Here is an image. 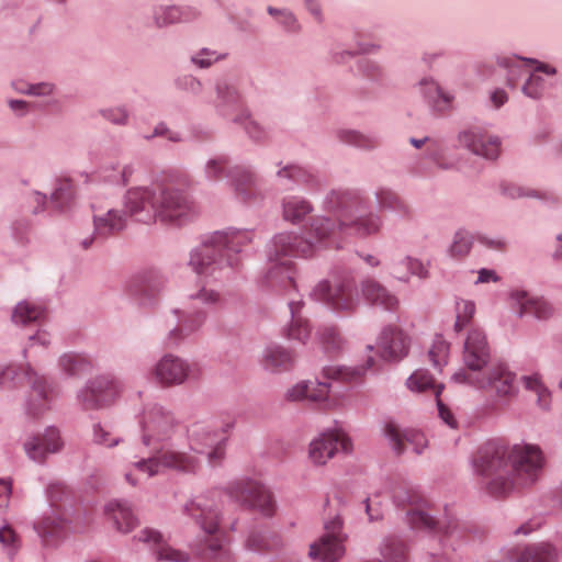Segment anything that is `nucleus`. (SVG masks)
Instances as JSON below:
<instances>
[{
    "label": "nucleus",
    "instance_id": "f257e3e1",
    "mask_svg": "<svg viewBox=\"0 0 562 562\" xmlns=\"http://www.w3.org/2000/svg\"><path fill=\"white\" fill-rule=\"evenodd\" d=\"M474 463L477 472L485 477L487 492L499 497L515 488L533 484L539 479L544 459L541 450L531 445L514 446L507 452L484 447Z\"/></svg>",
    "mask_w": 562,
    "mask_h": 562
},
{
    "label": "nucleus",
    "instance_id": "f03ea898",
    "mask_svg": "<svg viewBox=\"0 0 562 562\" xmlns=\"http://www.w3.org/2000/svg\"><path fill=\"white\" fill-rule=\"evenodd\" d=\"M124 205L131 216L145 224L156 221L180 223L192 212V205L186 195L178 190L161 186L130 189L126 192Z\"/></svg>",
    "mask_w": 562,
    "mask_h": 562
},
{
    "label": "nucleus",
    "instance_id": "7ed1b4c3",
    "mask_svg": "<svg viewBox=\"0 0 562 562\" xmlns=\"http://www.w3.org/2000/svg\"><path fill=\"white\" fill-rule=\"evenodd\" d=\"M360 199L351 192H333L328 198L331 210L341 212L339 225L329 218H316L312 224V232L318 241L328 239V245L340 247L337 238L342 234H355L361 237L376 233L381 222L378 216L359 215Z\"/></svg>",
    "mask_w": 562,
    "mask_h": 562
},
{
    "label": "nucleus",
    "instance_id": "20e7f679",
    "mask_svg": "<svg viewBox=\"0 0 562 562\" xmlns=\"http://www.w3.org/2000/svg\"><path fill=\"white\" fill-rule=\"evenodd\" d=\"M251 240L249 231L216 232L193 250L189 265L199 276H213L221 267L224 250L238 252Z\"/></svg>",
    "mask_w": 562,
    "mask_h": 562
},
{
    "label": "nucleus",
    "instance_id": "39448f33",
    "mask_svg": "<svg viewBox=\"0 0 562 562\" xmlns=\"http://www.w3.org/2000/svg\"><path fill=\"white\" fill-rule=\"evenodd\" d=\"M393 497L398 506H413L407 513V520L412 528L436 530L442 533L446 539L450 537H461L462 530L456 518L436 520L428 514L423 506L424 497L417 488L412 486L397 487L394 491Z\"/></svg>",
    "mask_w": 562,
    "mask_h": 562
},
{
    "label": "nucleus",
    "instance_id": "423d86ee",
    "mask_svg": "<svg viewBox=\"0 0 562 562\" xmlns=\"http://www.w3.org/2000/svg\"><path fill=\"white\" fill-rule=\"evenodd\" d=\"M186 513L196 520L205 533L210 536L203 552L205 559L228 562L229 553L224 547L220 529V512L209 498L199 496L186 505Z\"/></svg>",
    "mask_w": 562,
    "mask_h": 562
},
{
    "label": "nucleus",
    "instance_id": "0eeeda50",
    "mask_svg": "<svg viewBox=\"0 0 562 562\" xmlns=\"http://www.w3.org/2000/svg\"><path fill=\"white\" fill-rule=\"evenodd\" d=\"M341 504L339 492L334 491L327 494L325 499V509H328V516L331 514V507L337 508ZM346 536L342 532V520L338 514L326 518L324 522V533L317 541L311 544L310 557L322 562H336L345 553L344 542Z\"/></svg>",
    "mask_w": 562,
    "mask_h": 562
},
{
    "label": "nucleus",
    "instance_id": "6e6552de",
    "mask_svg": "<svg viewBox=\"0 0 562 562\" xmlns=\"http://www.w3.org/2000/svg\"><path fill=\"white\" fill-rule=\"evenodd\" d=\"M314 244L311 240L302 239L292 233L278 234L272 239L269 252L272 267L269 271V278H278L281 271L285 272V279L289 283L293 282L291 273V257H307L313 254Z\"/></svg>",
    "mask_w": 562,
    "mask_h": 562
},
{
    "label": "nucleus",
    "instance_id": "1a4fd4ad",
    "mask_svg": "<svg viewBox=\"0 0 562 562\" xmlns=\"http://www.w3.org/2000/svg\"><path fill=\"white\" fill-rule=\"evenodd\" d=\"M226 492L241 506L256 509L266 516H271L274 513L276 505L271 493L258 481L236 480L227 486Z\"/></svg>",
    "mask_w": 562,
    "mask_h": 562
},
{
    "label": "nucleus",
    "instance_id": "9d476101",
    "mask_svg": "<svg viewBox=\"0 0 562 562\" xmlns=\"http://www.w3.org/2000/svg\"><path fill=\"white\" fill-rule=\"evenodd\" d=\"M459 382H470L480 389L494 393L497 397L508 400L516 394L515 374L504 364H497L488 369L487 375L476 378L473 373H456Z\"/></svg>",
    "mask_w": 562,
    "mask_h": 562
},
{
    "label": "nucleus",
    "instance_id": "9b49d317",
    "mask_svg": "<svg viewBox=\"0 0 562 562\" xmlns=\"http://www.w3.org/2000/svg\"><path fill=\"white\" fill-rule=\"evenodd\" d=\"M311 295L340 313H351L358 304L351 284L346 281L330 283L323 280L316 284Z\"/></svg>",
    "mask_w": 562,
    "mask_h": 562
},
{
    "label": "nucleus",
    "instance_id": "f8f14e48",
    "mask_svg": "<svg viewBox=\"0 0 562 562\" xmlns=\"http://www.w3.org/2000/svg\"><path fill=\"white\" fill-rule=\"evenodd\" d=\"M143 441L145 445L169 439L175 430L173 416L162 407L154 405L147 407L140 420Z\"/></svg>",
    "mask_w": 562,
    "mask_h": 562
},
{
    "label": "nucleus",
    "instance_id": "ddd939ff",
    "mask_svg": "<svg viewBox=\"0 0 562 562\" xmlns=\"http://www.w3.org/2000/svg\"><path fill=\"white\" fill-rule=\"evenodd\" d=\"M339 450L349 452L351 450L350 439L341 431L327 432L310 443L308 457L314 464L323 465Z\"/></svg>",
    "mask_w": 562,
    "mask_h": 562
},
{
    "label": "nucleus",
    "instance_id": "4468645a",
    "mask_svg": "<svg viewBox=\"0 0 562 562\" xmlns=\"http://www.w3.org/2000/svg\"><path fill=\"white\" fill-rule=\"evenodd\" d=\"M119 393L116 383L105 376L92 381L79 394L82 405L87 409H93L110 404Z\"/></svg>",
    "mask_w": 562,
    "mask_h": 562
},
{
    "label": "nucleus",
    "instance_id": "2eb2a0df",
    "mask_svg": "<svg viewBox=\"0 0 562 562\" xmlns=\"http://www.w3.org/2000/svg\"><path fill=\"white\" fill-rule=\"evenodd\" d=\"M490 359V348L485 334L473 328L468 334L464 342L463 360L465 366L473 372L481 370Z\"/></svg>",
    "mask_w": 562,
    "mask_h": 562
},
{
    "label": "nucleus",
    "instance_id": "dca6fc26",
    "mask_svg": "<svg viewBox=\"0 0 562 562\" xmlns=\"http://www.w3.org/2000/svg\"><path fill=\"white\" fill-rule=\"evenodd\" d=\"M384 432L398 454L406 451L409 447L416 454H420L428 443L423 432L415 429H401L394 423H387Z\"/></svg>",
    "mask_w": 562,
    "mask_h": 562
},
{
    "label": "nucleus",
    "instance_id": "f3484780",
    "mask_svg": "<svg viewBox=\"0 0 562 562\" xmlns=\"http://www.w3.org/2000/svg\"><path fill=\"white\" fill-rule=\"evenodd\" d=\"M378 347L385 360H400L408 352L409 338L402 329L389 326L382 330Z\"/></svg>",
    "mask_w": 562,
    "mask_h": 562
},
{
    "label": "nucleus",
    "instance_id": "a211bd4d",
    "mask_svg": "<svg viewBox=\"0 0 562 562\" xmlns=\"http://www.w3.org/2000/svg\"><path fill=\"white\" fill-rule=\"evenodd\" d=\"M459 142L473 154L487 159H495L499 154V139L495 136H488L480 130L462 132L459 135Z\"/></svg>",
    "mask_w": 562,
    "mask_h": 562
},
{
    "label": "nucleus",
    "instance_id": "6ab92c4d",
    "mask_svg": "<svg viewBox=\"0 0 562 562\" xmlns=\"http://www.w3.org/2000/svg\"><path fill=\"white\" fill-rule=\"evenodd\" d=\"M153 374L161 385H177L188 378L189 366L182 359L167 355L156 364Z\"/></svg>",
    "mask_w": 562,
    "mask_h": 562
},
{
    "label": "nucleus",
    "instance_id": "aec40b11",
    "mask_svg": "<svg viewBox=\"0 0 562 562\" xmlns=\"http://www.w3.org/2000/svg\"><path fill=\"white\" fill-rule=\"evenodd\" d=\"M139 542L148 544L151 549L155 550L157 558L159 560L170 561V562H188L189 555L184 552L176 550L168 546L164 539V536L160 531L145 527L143 528L136 536Z\"/></svg>",
    "mask_w": 562,
    "mask_h": 562
},
{
    "label": "nucleus",
    "instance_id": "412c9836",
    "mask_svg": "<svg viewBox=\"0 0 562 562\" xmlns=\"http://www.w3.org/2000/svg\"><path fill=\"white\" fill-rule=\"evenodd\" d=\"M221 431L210 422H196L188 430L189 448L195 453H204L214 442H217Z\"/></svg>",
    "mask_w": 562,
    "mask_h": 562
},
{
    "label": "nucleus",
    "instance_id": "4be33fe9",
    "mask_svg": "<svg viewBox=\"0 0 562 562\" xmlns=\"http://www.w3.org/2000/svg\"><path fill=\"white\" fill-rule=\"evenodd\" d=\"M161 469H169L181 473H195L200 468V461L194 454L173 449L158 452Z\"/></svg>",
    "mask_w": 562,
    "mask_h": 562
},
{
    "label": "nucleus",
    "instance_id": "5701e85b",
    "mask_svg": "<svg viewBox=\"0 0 562 562\" xmlns=\"http://www.w3.org/2000/svg\"><path fill=\"white\" fill-rule=\"evenodd\" d=\"M104 514L122 533L131 532L138 524L132 508L124 502H109L104 507Z\"/></svg>",
    "mask_w": 562,
    "mask_h": 562
},
{
    "label": "nucleus",
    "instance_id": "b1692460",
    "mask_svg": "<svg viewBox=\"0 0 562 562\" xmlns=\"http://www.w3.org/2000/svg\"><path fill=\"white\" fill-rule=\"evenodd\" d=\"M361 290L364 299L371 304L382 306L387 311H394L398 307L396 296L374 280L368 279L363 281Z\"/></svg>",
    "mask_w": 562,
    "mask_h": 562
},
{
    "label": "nucleus",
    "instance_id": "393cba45",
    "mask_svg": "<svg viewBox=\"0 0 562 562\" xmlns=\"http://www.w3.org/2000/svg\"><path fill=\"white\" fill-rule=\"evenodd\" d=\"M513 300L519 306L520 315H533L539 319L549 318L552 313V306L543 299L530 297L526 292H515L512 294Z\"/></svg>",
    "mask_w": 562,
    "mask_h": 562
},
{
    "label": "nucleus",
    "instance_id": "a878e982",
    "mask_svg": "<svg viewBox=\"0 0 562 562\" xmlns=\"http://www.w3.org/2000/svg\"><path fill=\"white\" fill-rule=\"evenodd\" d=\"M294 360L295 357L290 350L280 346H271L265 350L261 364L270 372H281L290 370Z\"/></svg>",
    "mask_w": 562,
    "mask_h": 562
},
{
    "label": "nucleus",
    "instance_id": "bb28decb",
    "mask_svg": "<svg viewBox=\"0 0 562 562\" xmlns=\"http://www.w3.org/2000/svg\"><path fill=\"white\" fill-rule=\"evenodd\" d=\"M94 232L100 237H106L122 231L126 225V217L121 211L109 210L103 214H94Z\"/></svg>",
    "mask_w": 562,
    "mask_h": 562
},
{
    "label": "nucleus",
    "instance_id": "cd10ccee",
    "mask_svg": "<svg viewBox=\"0 0 562 562\" xmlns=\"http://www.w3.org/2000/svg\"><path fill=\"white\" fill-rule=\"evenodd\" d=\"M557 550L549 542H539L519 549L515 562H555Z\"/></svg>",
    "mask_w": 562,
    "mask_h": 562
},
{
    "label": "nucleus",
    "instance_id": "c85d7f7f",
    "mask_svg": "<svg viewBox=\"0 0 562 562\" xmlns=\"http://www.w3.org/2000/svg\"><path fill=\"white\" fill-rule=\"evenodd\" d=\"M165 285V279L157 270H148L138 274L132 282V290L134 293L153 297Z\"/></svg>",
    "mask_w": 562,
    "mask_h": 562
},
{
    "label": "nucleus",
    "instance_id": "c756f323",
    "mask_svg": "<svg viewBox=\"0 0 562 562\" xmlns=\"http://www.w3.org/2000/svg\"><path fill=\"white\" fill-rule=\"evenodd\" d=\"M162 471L159 454L149 459H143L133 464V467L125 473L126 481L136 485L144 480H147Z\"/></svg>",
    "mask_w": 562,
    "mask_h": 562
},
{
    "label": "nucleus",
    "instance_id": "7c9ffc66",
    "mask_svg": "<svg viewBox=\"0 0 562 562\" xmlns=\"http://www.w3.org/2000/svg\"><path fill=\"white\" fill-rule=\"evenodd\" d=\"M176 314L178 315L179 323L176 328L170 330L169 339L172 340V342H177L182 337H186L193 331H195L204 322V314L202 312H179L176 311Z\"/></svg>",
    "mask_w": 562,
    "mask_h": 562
},
{
    "label": "nucleus",
    "instance_id": "2f4dec72",
    "mask_svg": "<svg viewBox=\"0 0 562 562\" xmlns=\"http://www.w3.org/2000/svg\"><path fill=\"white\" fill-rule=\"evenodd\" d=\"M303 305L300 301H290L289 306L292 314V321L289 326L286 336L290 339L305 342L311 335V328L308 322L299 315L300 308Z\"/></svg>",
    "mask_w": 562,
    "mask_h": 562
},
{
    "label": "nucleus",
    "instance_id": "473e14b6",
    "mask_svg": "<svg viewBox=\"0 0 562 562\" xmlns=\"http://www.w3.org/2000/svg\"><path fill=\"white\" fill-rule=\"evenodd\" d=\"M233 183L237 195L245 202H251L256 199V188L252 175L241 168H235L231 171Z\"/></svg>",
    "mask_w": 562,
    "mask_h": 562
},
{
    "label": "nucleus",
    "instance_id": "72a5a7b5",
    "mask_svg": "<svg viewBox=\"0 0 562 562\" xmlns=\"http://www.w3.org/2000/svg\"><path fill=\"white\" fill-rule=\"evenodd\" d=\"M391 274L398 280H407L411 276L423 277L425 268L423 263L411 257L395 258L391 265Z\"/></svg>",
    "mask_w": 562,
    "mask_h": 562
},
{
    "label": "nucleus",
    "instance_id": "f704fd0d",
    "mask_svg": "<svg viewBox=\"0 0 562 562\" xmlns=\"http://www.w3.org/2000/svg\"><path fill=\"white\" fill-rule=\"evenodd\" d=\"M411 391L431 392L435 397L440 396L443 386L437 384L434 378L426 370H416L406 381Z\"/></svg>",
    "mask_w": 562,
    "mask_h": 562
},
{
    "label": "nucleus",
    "instance_id": "c9c22d12",
    "mask_svg": "<svg viewBox=\"0 0 562 562\" xmlns=\"http://www.w3.org/2000/svg\"><path fill=\"white\" fill-rule=\"evenodd\" d=\"M420 86L424 88L426 98L436 111L443 112L451 108L452 95L443 92L436 82L425 79L420 81Z\"/></svg>",
    "mask_w": 562,
    "mask_h": 562
},
{
    "label": "nucleus",
    "instance_id": "e433bc0d",
    "mask_svg": "<svg viewBox=\"0 0 562 562\" xmlns=\"http://www.w3.org/2000/svg\"><path fill=\"white\" fill-rule=\"evenodd\" d=\"M381 554L389 562H406L407 546L395 536L386 537L381 544Z\"/></svg>",
    "mask_w": 562,
    "mask_h": 562
},
{
    "label": "nucleus",
    "instance_id": "4c0bfd02",
    "mask_svg": "<svg viewBox=\"0 0 562 562\" xmlns=\"http://www.w3.org/2000/svg\"><path fill=\"white\" fill-rule=\"evenodd\" d=\"M317 339L321 348L330 357L337 355L344 346V339L335 327L319 329Z\"/></svg>",
    "mask_w": 562,
    "mask_h": 562
},
{
    "label": "nucleus",
    "instance_id": "58836bf2",
    "mask_svg": "<svg viewBox=\"0 0 562 562\" xmlns=\"http://www.w3.org/2000/svg\"><path fill=\"white\" fill-rule=\"evenodd\" d=\"M521 383L527 391L537 395L538 404L541 407H548L551 398L550 392L538 373L522 376Z\"/></svg>",
    "mask_w": 562,
    "mask_h": 562
},
{
    "label": "nucleus",
    "instance_id": "ea45409f",
    "mask_svg": "<svg viewBox=\"0 0 562 562\" xmlns=\"http://www.w3.org/2000/svg\"><path fill=\"white\" fill-rule=\"evenodd\" d=\"M311 205L299 198L286 199L283 203V217L290 222H299L311 212Z\"/></svg>",
    "mask_w": 562,
    "mask_h": 562
},
{
    "label": "nucleus",
    "instance_id": "a19ab883",
    "mask_svg": "<svg viewBox=\"0 0 562 562\" xmlns=\"http://www.w3.org/2000/svg\"><path fill=\"white\" fill-rule=\"evenodd\" d=\"M63 441L59 431L54 428H47L40 437H37V454L54 453L61 449Z\"/></svg>",
    "mask_w": 562,
    "mask_h": 562
},
{
    "label": "nucleus",
    "instance_id": "79ce46f5",
    "mask_svg": "<svg viewBox=\"0 0 562 562\" xmlns=\"http://www.w3.org/2000/svg\"><path fill=\"white\" fill-rule=\"evenodd\" d=\"M364 373V368H341L326 367L323 369V376L330 380L342 382H353L359 380Z\"/></svg>",
    "mask_w": 562,
    "mask_h": 562
},
{
    "label": "nucleus",
    "instance_id": "37998d69",
    "mask_svg": "<svg viewBox=\"0 0 562 562\" xmlns=\"http://www.w3.org/2000/svg\"><path fill=\"white\" fill-rule=\"evenodd\" d=\"M450 345L441 336H437L428 351V357L434 367L441 368L447 364Z\"/></svg>",
    "mask_w": 562,
    "mask_h": 562
},
{
    "label": "nucleus",
    "instance_id": "c03bdc74",
    "mask_svg": "<svg viewBox=\"0 0 562 562\" xmlns=\"http://www.w3.org/2000/svg\"><path fill=\"white\" fill-rule=\"evenodd\" d=\"M190 11H182L177 7H167L161 8L159 12L156 13V22L159 26L168 25L175 22L189 21L191 19Z\"/></svg>",
    "mask_w": 562,
    "mask_h": 562
},
{
    "label": "nucleus",
    "instance_id": "a18cd8bd",
    "mask_svg": "<svg viewBox=\"0 0 562 562\" xmlns=\"http://www.w3.org/2000/svg\"><path fill=\"white\" fill-rule=\"evenodd\" d=\"M92 440L97 445L112 448L120 443L121 438L109 425L95 424L93 426Z\"/></svg>",
    "mask_w": 562,
    "mask_h": 562
},
{
    "label": "nucleus",
    "instance_id": "49530a36",
    "mask_svg": "<svg viewBox=\"0 0 562 562\" xmlns=\"http://www.w3.org/2000/svg\"><path fill=\"white\" fill-rule=\"evenodd\" d=\"M60 367L68 374H78L90 368L87 358L77 353H66L60 358Z\"/></svg>",
    "mask_w": 562,
    "mask_h": 562
},
{
    "label": "nucleus",
    "instance_id": "de8ad7c7",
    "mask_svg": "<svg viewBox=\"0 0 562 562\" xmlns=\"http://www.w3.org/2000/svg\"><path fill=\"white\" fill-rule=\"evenodd\" d=\"M75 190L69 179L59 180L55 191L52 194V201L56 206L63 209L67 206L74 199Z\"/></svg>",
    "mask_w": 562,
    "mask_h": 562
},
{
    "label": "nucleus",
    "instance_id": "09e8293b",
    "mask_svg": "<svg viewBox=\"0 0 562 562\" xmlns=\"http://www.w3.org/2000/svg\"><path fill=\"white\" fill-rule=\"evenodd\" d=\"M472 246V236L465 231H459L453 237L449 252L453 258H462L467 256Z\"/></svg>",
    "mask_w": 562,
    "mask_h": 562
},
{
    "label": "nucleus",
    "instance_id": "8fccbe9b",
    "mask_svg": "<svg viewBox=\"0 0 562 562\" xmlns=\"http://www.w3.org/2000/svg\"><path fill=\"white\" fill-rule=\"evenodd\" d=\"M379 204L382 209L397 210L403 213L407 212L406 203L393 191L381 189L376 192Z\"/></svg>",
    "mask_w": 562,
    "mask_h": 562
},
{
    "label": "nucleus",
    "instance_id": "3c124183",
    "mask_svg": "<svg viewBox=\"0 0 562 562\" xmlns=\"http://www.w3.org/2000/svg\"><path fill=\"white\" fill-rule=\"evenodd\" d=\"M308 400L323 405L325 408H331L335 402L329 397V384L326 382H311Z\"/></svg>",
    "mask_w": 562,
    "mask_h": 562
},
{
    "label": "nucleus",
    "instance_id": "603ef678",
    "mask_svg": "<svg viewBox=\"0 0 562 562\" xmlns=\"http://www.w3.org/2000/svg\"><path fill=\"white\" fill-rule=\"evenodd\" d=\"M475 312V305L468 300H460L456 305L457 319L454 323L456 331L462 330L465 325L471 321Z\"/></svg>",
    "mask_w": 562,
    "mask_h": 562
},
{
    "label": "nucleus",
    "instance_id": "864d4df0",
    "mask_svg": "<svg viewBox=\"0 0 562 562\" xmlns=\"http://www.w3.org/2000/svg\"><path fill=\"white\" fill-rule=\"evenodd\" d=\"M34 319L35 310L31 304L25 302L19 303L12 313V321L16 325H26Z\"/></svg>",
    "mask_w": 562,
    "mask_h": 562
},
{
    "label": "nucleus",
    "instance_id": "5fc2aeb1",
    "mask_svg": "<svg viewBox=\"0 0 562 562\" xmlns=\"http://www.w3.org/2000/svg\"><path fill=\"white\" fill-rule=\"evenodd\" d=\"M225 441H226L225 431L222 430L221 434L218 435L217 442H214L213 447L209 448L211 450L207 453V458H209V462L212 465H217L223 461V459L225 457Z\"/></svg>",
    "mask_w": 562,
    "mask_h": 562
},
{
    "label": "nucleus",
    "instance_id": "6e6d98bb",
    "mask_svg": "<svg viewBox=\"0 0 562 562\" xmlns=\"http://www.w3.org/2000/svg\"><path fill=\"white\" fill-rule=\"evenodd\" d=\"M47 496L52 506L59 507L64 501L68 499L69 493L64 484L57 482L48 486Z\"/></svg>",
    "mask_w": 562,
    "mask_h": 562
},
{
    "label": "nucleus",
    "instance_id": "4d7b16f0",
    "mask_svg": "<svg viewBox=\"0 0 562 562\" xmlns=\"http://www.w3.org/2000/svg\"><path fill=\"white\" fill-rule=\"evenodd\" d=\"M225 55L217 54L216 52L203 48L192 57V61L201 68L210 67L214 61L224 58Z\"/></svg>",
    "mask_w": 562,
    "mask_h": 562
},
{
    "label": "nucleus",
    "instance_id": "13d9d810",
    "mask_svg": "<svg viewBox=\"0 0 562 562\" xmlns=\"http://www.w3.org/2000/svg\"><path fill=\"white\" fill-rule=\"evenodd\" d=\"M311 382L302 381L286 391L285 397L289 401L308 400Z\"/></svg>",
    "mask_w": 562,
    "mask_h": 562
},
{
    "label": "nucleus",
    "instance_id": "bf43d9fd",
    "mask_svg": "<svg viewBox=\"0 0 562 562\" xmlns=\"http://www.w3.org/2000/svg\"><path fill=\"white\" fill-rule=\"evenodd\" d=\"M0 543L7 547L10 552H13L19 548V536L10 526H4L0 529Z\"/></svg>",
    "mask_w": 562,
    "mask_h": 562
},
{
    "label": "nucleus",
    "instance_id": "052dcab7",
    "mask_svg": "<svg viewBox=\"0 0 562 562\" xmlns=\"http://www.w3.org/2000/svg\"><path fill=\"white\" fill-rule=\"evenodd\" d=\"M64 521L61 518H52L46 517L42 521L41 532L42 536L47 539L49 536H57L58 532L63 529Z\"/></svg>",
    "mask_w": 562,
    "mask_h": 562
},
{
    "label": "nucleus",
    "instance_id": "680f3d73",
    "mask_svg": "<svg viewBox=\"0 0 562 562\" xmlns=\"http://www.w3.org/2000/svg\"><path fill=\"white\" fill-rule=\"evenodd\" d=\"M341 138L347 143L353 144L362 148H370L374 146V142L372 139L355 131L344 132L341 134Z\"/></svg>",
    "mask_w": 562,
    "mask_h": 562
},
{
    "label": "nucleus",
    "instance_id": "e2e57ef3",
    "mask_svg": "<svg viewBox=\"0 0 562 562\" xmlns=\"http://www.w3.org/2000/svg\"><path fill=\"white\" fill-rule=\"evenodd\" d=\"M226 168H227L226 159L220 157V158L211 159L206 164L205 172L210 179L216 180V179L221 178L222 173L226 170Z\"/></svg>",
    "mask_w": 562,
    "mask_h": 562
},
{
    "label": "nucleus",
    "instance_id": "0e129e2a",
    "mask_svg": "<svg viewBox=\"0 0 562 562\" xmlns=\"http://www.w3.org/2000/svg\"><path fill=\"white\" fill-rule=\"evenodd\" d=\"M543 89V80L540 76L532 74L526 85L524 92L531 98H539Z\"/></svg>",
    "mask_w": 562,
    "mask_h": 562
},
{
    "label": "nucleus",
    "instance_id": "69168bd1",
    "mask_svg": "<svg viewBox=\"0 0 562 562\" xmlns=\"http://www.w3.org/2000/svg\"><path fill=\"white\" fill-rule=\"evenodd\" d=\"M439 417L450 428H457L458 422L451 409L441 401L440 396L436 397Z\"/></svg>",
    "mask_w": 562,
    "mask_h": 562
},
{
    "label": "nucleus",
    "instance_id": "338daca9",
    "mask_svg": "<svg viewBox=\"0 0 562 562\" xmlns=\"http://www.w3.org/2000/svg\"><path fill=\"white\" fill-rule=\"evenodd\" d=\"M216 89L223 103L236 104L238 102V93L233 87L226 83H218Z\"/></svg>",
    "mask_w": 562,
    "mask_h": 562
},
{
    "label": "nucleus",
    "instance_id": "774afa93",
    "mask_svg": "<svg viewBox=\"0 0 562 562\" xmlns=\"http://www.w3.org/2000/svg\"><path fill=\"white\" fill-rule=\"evenodd\" d=\"M247 548L254 551H265L268 549V541L261 532H252L247 539Z\"/></svg>",
    "mask_w": 562,
    "mask_h": 562
}]
</instances>
